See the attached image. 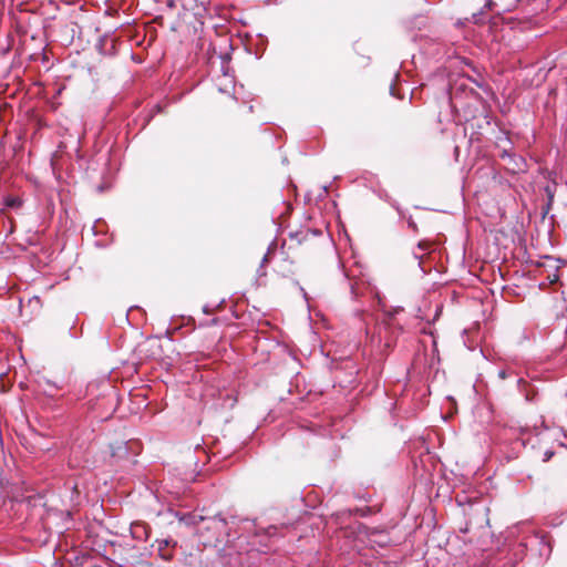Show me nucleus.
Instances as JSON below:
<instances>
[{
    "instance_id": "nucleus-7",
    "label": "nucleus",
    "mask_w": 567,
    "mask_h": 567,
    "mask_svg": "<svg viewBox=\"0 0 567 567\" xmlns=\"http://www.w3.org/2000/svg\"><path fill=\"white\" fill-rule=\"evenodd\" d=\"M553 454H554L553 452H548V451H547V452H545V458H544V461H548V460L553 456Z\"/></svg>"
},
{
    "instance_id": "nucleus-5",
    "label": "nucleus",
    "mask_w": 567,
    "mask_h": 567,
    "mask_svg": "<svg viewBox=\"0 0 567 567\" xmlns=\"http://www.w3.org/2000/svg\"><path fill=\"white\" fill-rule=\"evenodd\" d=\"M472 21L474 23H480L481 22V13H473Z\"/></svg>"
},
{
    "instance_id": "nucleus-6",
    "label": "nucleus",
    "mask_w": 567,
    "mask_h": 567,
    "mask_svg": "<svg viewBox=\"0 0 567 567\" xmlns=\"http://www.w3.org/2000/svg\"><path fill=\"white\" fill-rule=\"evenodd\" d=\"M408 223H409V227H410L413 231H416V230H417V226H416V224L414 223V220L410 219Z\"/></svg>"
},
{
    "instance_id": "nucleus-1",
    "label": "nucleus",
    "mask_w": 567,
    "mask_h": 567,
    "mask_svg": "<svg viewBox=\"0 0 567 567\" xmlns=\"http://www.w3.org/2000/svg\"><path fill=\"white\" fill-rule=\"evenodd\" d=\"M174 543L169 539H157L153 546H156L158 556L164 560H171L173 557Z\"/></svg>"
},
{
    "instance_id": "nucleus-10",
    "label": "nucleus",
    "mask_w": 567,
    "mask_h": 567,
    "mask_svg": "<svg viewBox=\"0 0 567 567\" xmlns=\"http://www.w3.org/2000/svg\"><path fill=\"white\" fill-rule=\"evenodd\" d=\"M505 156H509V154L507 153L506 150H504L503 153H502V157H505Z\"/></svg>"
},
{
    "instance_id": "nucleus-4",
    "label": "nucleus",
    "mask_w": 567,
    "mask_h": 567,
    "mask_svg": "<svg viewBox=\"0 0 567 567\" xmlns=\"http://www.w3.org/2000/svg\"><path fill=\"white\" fill-rule=\"evenodd\" d=\"M276 532H277V527H275V526H270V527H268V528L265 530V534H266L268 537H272V536H275Z\"/></svg>"
},
{
    "instance_id": "nucleus-9",
    "label": "nucleus",
    "mask_w": 567,
    "mask_h": 567,
    "mask_svg": "<svg viewBox=\"0 0 567 567\" xmlns=\"http://www.w3.org/2000/svg\"><path fill=\"white\" fill-rule=\"evenodd\" d=\"M492 4H493V2H492L491 0H486V4H485V7H487L488 9H491V8H492Z\"/></svg>"
},
{
    "instance_id": "nucleus-2",
    "label": "nucleus",
    "mask_w": 567,
    "mask_h": 567,
    "mask_svg": "<svg viewBox=\"0 0 567 567\" xmlns=\"http://www.w3.org/2000/svg\"><path fill=\"white\" fill-rule=\"evenodd\" d=\"M208 528H214L219 532L224 530L226 527V520L220 515H216L208 520Z\"/></svg>"
},
{
    "instance_id": "nucleus-3",
    "label": "nucleus",
    "mask_w": 567,
    "mask_h": 567,
    "mask_svg": "<svg viewBox=\"0 0 567 567\" xmlns=\"http://www.w3.org/2000/svg\"><path fill=\"white\" fill-rule=\"evenodd\" d=\"M186 524H189V525H197L202 522L205 520V517H203L202 515H197V514H192L185 518H183Z\"/></svg>"
},
{
    "instance_id": "nucleus-8",
    "label": "nucleus",
    "mask_w": 567,
    "mask_h": 567,
    "mask_svg": "<svg viewBox=\"0 0 567 567\" xmlns=\"http://www.w3.org/2000/svg\"><path fill=\"white\" fill-rule=\"evenodd\" d=\"M417 246H419L420 249L424 250L426 248V243L425 241H420Z\"/></svg>"
}]
</instances>
